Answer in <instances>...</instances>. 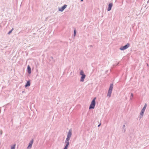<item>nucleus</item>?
<instances>
[{"label":"nucleus","instance_id":"nucleus-1","mask_svg":"<svg viewBox=\"0 0 149 149\" xmlns=\"http://www.w3.org/2000/svg\"><path fill=\"white\" fill-rule=\"evenodd\" d=\"M95 99L96 97H95L92 101L89 107L90 109L94 108L95 105Z\"/></svg>","mask_w":149,"mask_h":149},{"label":"nucleus","instance_id":"nucleus-2","mask_svg":"<svg viewBox=\"0 0 149 149\" xmlns=\"http://www.w3.org/2000/svg\"><path fill=\"white\" fill-rule=\"evenodd\" d=\"M113 84H111L110 85L108 93L107 94V96L110 97L111 96V94L112 93V91L113 88Z\"/></svg>","mask_w":149,"mask_h":149},{"label":"nucleus","instance_id":"nucleus-3","mask_svg":"<svg viewBox=\"0 0 149 149\" xmlns=\"http://www.w3.org/2000/svg\"><path fill=\"white\" fill-rule=\"evenodd\" d=\"M80 74L81 75V78L80 81H81L83 82L84 81V79L86 77V75L82 70H81L80 71Z\"/></svg>","mask_w":149,"mask_h":149},{"label":"nucleus","instance_id":"nucleus-4","mask_svg":"<svg viewBox=\"0 0 149 149\" xmlns=\"http://www.w3.org/2000/svg\"><path fill=\"white\" fill-rule=\"evenodd\" d=\"M130 44L129 43H127L126 45L123 46L122 47L120 48V49L121 50H124L129 47Z\"/></svg>","mask_w":149,"mask_h":149},{"label":"nucleus","instance_id":"nucleus-5","mask_svg":"<svg viewBox=\"0 0 149 149\" xmlns=\"http://www.w3.org/2000/svg\"><path fill=\"white\" fill-rule=\"evenodd\" d=\"M72 130H70L69 131V132L68 133L67 139H70V138L71 137V136L72 135Z\"/></svg>","mask_w":149,"mask_h":149},{"label":"nucleus","instance_id":"nucleus-6","mask_svg":"<svg viewBox=\"0 0 149 149\" xmlns=\"http://www.w3.org/2000/svg\"><path fill=\"white\" fill-rule=\"evenodd\" d=\"M67 6V5H65L63 7H61V8H60L59 9V10L61 11H63L65 8H66Z\"/></svg>","mask_w":149,"mask_h":149},{"label":"nucleus","instance_id":"nucleus-7","mask_svg":"<svg viewBox=\"0 0 149 149\" xmlns=\"http://www.w3.org/2000/svg\"><path fill=\"white\" fill-rule=\"evenodd\" d=\"M33 139H32L31 141V142L29 143V145L27 147V148H31L32 147V146L33 143Z\"/></svg>","mask_w":149,"mask_h":149},{"label":"nucleus","instance_id":"nucleus-8","mask_svg":"<svg viewBox=\"0 0 149 149\" xmlns=\"http://www.w3.org/2000/svg\"><path fill=\"white\" fill-rule=\"evenodd\" d=\"M146 105L145 104L144 107L142 109V110L141 113V115H143V114L144 113L145 111V109H146Z\"/></svg>","mask_w":149,"mask_h":149},{"label":"nucleus","instance_id":"nucleus-9","mask_svg":"<svg viewBox=\"0 0 149 149\" xmlns=\"http://www.w3.org/2000/svg\"><path fill=\"white\" fill-rule=\"evenodd\" d=\"M113 6V4L112 3H110L109 5V7L108 9V11H110L111 8V7Z\"/></svg>","mask_w":149,"mask_h":149},{"label":"nucleus","instance_id":"nucleus-10","mask_svg":"<svg viewBox=\"0 0 149 149\" xmlns=\"http://www.w3.org/2000/svg\"><path fill=\"white\" fill-rule=\"evenodd\" d=\"M27 71L29 74L31 73V68L29 65H28L27 67Z\"/></svg>","mask_w":149,"mask_h":149},{"label":"nucleus","instance_id":"nucleus-11","mask_svg":"<svg viewBox=\"0 0 149 149\" xmlns=\"http://www.w3.org/2000/svg\"><path fill=\"white\" fill-rule=\"evenodd\" d=\"M30 85V82L29 81H28L27 82L26 84L25 85V87H27V86H29Z\"/></svg>","mask_w":149,"mask_h":149},{"label":"nucleus","instance_id":"nucleus-12","mask_svg":"<svg viewBox=\"0 0 149 149\" xmlns=\"http://www.w3.org/2000/svg\"><path fill=\"white\" fill-rule=\"evenodd\" d=\"M70 139H66V140L65 141V143H66V145L68 146L69 145V140Z\"/></svg>","mask_w":149,"mask_h":149},{"label":"nucleus","instance_id":"nucleus-13","mask_svg":"<svg viewBox=\"0 0 149 149\" xmlns=\"http://www.w3.org/2000/svg\"><path fill=\"white\" fill-rule=\"evenodd\" d=\"M15 145H14L11 148V149H15Z\"/></svg>","mask_w":149,"mask_h":149},{"label":"nucleus","instance_id":"nucleus-14","mask_svg":"<svg viewBox=\"0 0 149 149\" xmlns=\"http://www.w3.org/2000/svg\"><path fill=\"white\" fill-rule=\"evenodd\" d=\"M76 30H74V36H75L76 35Z\"/></svg>","mask_w":149,"mask_h":149},{"label":"nucleus","instance_id":"nucleus-15","mask_svg":"<svg viewBox=\"0 0 149 149\" xmlns=\"http://www.w3.org/2000/svg\"><path fill=\"white\" fill-rule=\"evenodd\" d=\"M68 146L66 145L64 149H67Z\"/></svg>","mask_w":149,"mask_h":149},{"label":"nucleus","instance_id":"nucleus-16","mask_svg":"<svg viewBox=\"0 0 149 149\" xmlns=\"http://www.w3.org/2000/svg\"><path fill=\"white\" fill-rule=\"evenodd\" d=\"M131 96H132V97L133 96V94L132 93H131Z\"/></svg>","mask_w":149,"mask_h":149},{"label":"nucleus","instance_id":"nucleus-17","mask_svg":"<svg viewBox=\"0 0 149 149\" xmlns=\"http://www.w3.org/2000/svg\"><path fill=\"white\" fill-rule=\"evenodd\" d=\"M100 124L98 125V127H99V126H100Z\"/></svg>","mask_w":149,"mask_h":149},{"label":"nucleus","instance_id":"nucleus-18","mask_svg":"<svg viewBox=\"0 0 149 149\" xmlns=\"http://www.w3.org/2000/svg\"><path fill=\"white\" fill-rule=\"evenodd\" d=\"M2 134V132H1V134Z\"/></svg>","mask_w":149,"mask_h":149},{"label":"nucleus","instance_id":"nucleus-19","mask_svg":"<svg viewBox=\"0 0 149 149\" xmlns=\"http://www.w3.org/2000/svg\"><path fill=\"white\" fill-rule=\"evenodd\" d=\"M81 1H82L83 0H81Z\"/></svg>","mask_w":149,"mask_h":149},{"label":"nucleus","instance_id":"nucleus-20","mask_svg":"<svg viewBox=\"0 0 149 149\" xmlns=\"http://www.w3.org/2000/svg\"><path fill=\"white\" fill-rule=\"evenodd\" d=\"M11 31H10V33H11Z\"/></svg>","mask_w":149,"mask_h":149},{"label":"nucleus","instance_id":"nucleus-21","mask_svg":"<svg viewBox=\"0 0 149 149\" xmlns=\"http://www.w3.org/2000/svg\"><path fill=\"white\" fill-rule=\"evenodd\" d=\"M9 33V32L8 33V34Z\"/></svg>","mask_w":149,"mask_h":149}]
</instances>
